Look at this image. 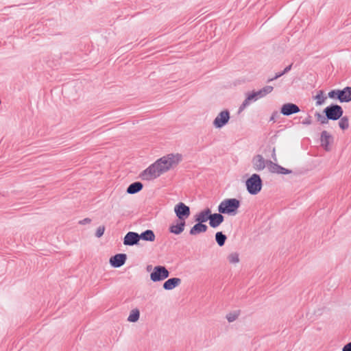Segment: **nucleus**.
<instances>
[{"label": "nucleus", "instance_id": "1", "mask_svg": "<svg viewBox=\"0 0 351 351\" xmlns=\"http://www.w3.org/2000/svg\"><path fill=\"white\" fill-rule=\"evenodd\" d=\"M182 160L179 154H169L156 160L139 175L142 180L152 181L175 168Z\"/></svg>", "mask_w": 351, "mask_h": 351}, {"label": "nucleus", "instance_id": "2", "mask_svg": "<svg viewBox=\"0 0 351 351\" xmlns=\"http://www.w3.org/2000/svg\"><path fill=\"white\" fill-rule=\"evenodd\" d=\"M240 206V201L236 198L225 199L219 204L218 210L220 213L234 216L237 214Z\"/></svg>", "mask_w": 351, "mask_h": 351}, {"label": "nucleus", "instance_id": "3", "mask_svg": "<svg viewBox=\"0 0 351 351\" xmlns=\"http://www.w3.org/2000/svg\"><path fill=\"white\" fill-rule=\"evenodd\" d=\"M246 186L248 192L252 195L259 193L262 189V180L258 174H253L246 180Z\"/></svg>", "mask_w": 351, "mask_h": 351}, {"label": "nucleus", "instance_id": "4", "mask_svg": "<svg viewBox=\"0 0 351 351\" xmlns=\"http://www.w3.org/2000/svg\"><path fill=\"white\" fill-rule=\"evenodd\" d=\"M169 276V272L167 269L161 265L155 266L153 268V271L150 273V280L153 282H160L166 278H167Z\"/></svg>", "mask_w": 351, "mask_h": 351}, {"label": "nucleus", "instance_id": "5", "mask_svg": "<svg viewBox=\"0 0 351 351\" xmlns=\"http://www.w3.org/2000/svg\"><path fill=\"white\" fill-rule=\"evenodd\" d=\"M325 113L328 119L337 120L342 116L343 110L341 106L338 105H333L330 107H327L325 109Z\"/></svg>", "mask_w": 351, "mask_h": 351}, {"label": "nucleus", "instance_id": "6", "mask_svg": "<svg viewBox=\"0 0 351 351\" xmlns=\"http://www.w3.org/2000/svg\"><path fill=\"white\" fill-rule=\"evenodd\" d=\"M174 212L179 219H186L190 215V208L182 202H180L174 207Z\"/></svg>", "mask_w": 351, "mask_h": 351}, {"label": "nucleus", "instance_id": "7", "mask_svg": "<svg viewBox=\"0 0 351 351\" xmlns=\"http://www.w3.org/2000/svg\"><path fill=\"white\" fill-rule=\"evenodd\" d=\"M230 119V114L228 111L223 110L221 112L213 121V125L217 128H221L225 125Z\"/></svg>", "mask_w": 351, "mask_h": 351}, {"label": "nucleus", "instance_id": "8", "mask_svg": "<svg viewBox=\"0 0 351 351\" xmlns=\"http://www.w3.org/2000/svg\"><path fill=\"white\" fill-rule=\"evenodd\" d=\"M126 259L127 256L125 254H117L110 258L109 263L112 267L118 268L125 264Z\"/></svg>", "mask_w": 351, "mask_h": 351}, {"label": "nucleus", "instance_id": "9", "mask_svg": "<svg viewBox=\"0 0 351 351\" xmlns=\"http://www.w3.org/2000/svg\"><path fill=\"white\" fill-rule=\"evenodd\" d=\"M267 165L269 171L272 173L289 174L291 173V171L271 161L267 162Z\"/></svg>", "mask_w": 351, "mask_h": 351}, {"label": "nucleus", "instance_id": "10", "mask_svg": "<svg viewBox=\"0 0 351 351\" xmlns=\"http://www.w3.org/2000/svg\"><path fill=\"white\" fill-rule=\"evenodd\" d=\"M139 240L138 234L134 232H129L124 237L123 244L125 245H134L137 244Z\"/></svg>", "mask_w": 351, "mask_h": 351}, {"label": "nucleus", "instance_id": "11", "mask_svg": "<svg viewBox=\"0 0 351 351\" xmlns=\"http://www.w3.org/2000/svg\"><path fill=\"white\" fill-rule=\"evenodd\" d=\"M253 167L256 171H262L266 166V162L261 155H256L252 159Z\"/></svg>", "mask_w": 351, "mask_h": 351}, {"label": "nucleus", "instance_id": "12", "mask_svg": "<svg viewBox=\"0 0 351 351\" xmlns=\"http://www.w3.org/2000/svg\"><path fill=\"white\" fill-rule=\"evenodd\" d=\"M332 141V136L327 132L323 131L321 134V145L325 150H330V145Z\"/></svg>", "mask_w": 351, "mask_h": 351}, {"label": "nucleus", "instance_id": "13", "mask_svg": "<svg viewBox=\"0 0 351 351\" xmlns=\"http://www.w3.org/2000/svg\"><path fill=\"white\" fill-rule=\"evenodd\" d=\"M300 111L298 106L293 104H284L281 108V113L284 115H290Z\"/></svg>", "mask_w": 351, "mask_h": 351}, {"label": "nucleus", "instance_id": "14", "mask_svg": "<svg viewBox=\"0 0 351 351\" xmlns=\"http://www.w3.org/2000/svg\"><path fill=\"white\" fill-rule=\"evenodd\" d=\"M181 284V279L179 278H172L166 280L162 287L165 290H172L176 287H178Z\"/></svg>", "mask_w": 351, "mask_h": 351}, {"label": "nucleus", "instance_id": "15", "mask_svg": "<svg viewBox=\"0 0 351 351\" xmlns=\"http://www.w3.org/2000/svg\"><path fill=\"white\" fill-rule=\"evenodd\" d=\"M141 312L138 308H134L129 312L127 321L129 323H136L140 319Z\"/></svg>", "mask_w": 351, "mask_h": 351}, {"label": "nucleus", "instance_id": "16", "mask_svg": "<svg viewBox=\"0 0 351 351\" xmlns=\"http://www.w3.org/2000/svg\"><path fill=\"white\" fill-rule=\"evenodd\" d=\"M339 101L341 102H348L351 101V87H346L343 90H340L339 93Z\"/></svg>", "mask_w": 351, "mask_h": 351}, {"label": "nucleus", "instance_id": "17", "mask_svg": "<svg viewBox=\"0 0 351 351\" xmlns=\"http://www.w3.org/2000/svg\"><path fill=\"white\" fill-rule=\"evenodd\" d=\"M227 259L228 263L233 265L234 267H237L240 263V254L237 252H230L228 256Z\"/></svg>", "mask_w": 351, "mask_h": 351}, {"label": "nucleus", "instance_id": "18", "mask_svg": "<svg viewBox=\"0 0 351 351\" xmlns=\"http://www.w3.org/2000/svg\"><path fill=\"white\" fill-rule=\"evenodd\" d=\"M185 223L182 221H177V222L174 224H172L169 227V230L171 232L178 234H180L184 228Z\"/></svg>", "mask_w": 351, "mask_h": 351}, {"label": "nucleus", "instance_id": "19", "mask_svg": "<svg viewBox=\"0 0 351 351\" xmlns=\"http://www.w3.org/2000/svg\"><path fill=\"white\" fill-rule=\"evenodd\" d=\"M241 315V311L239 309H234L229 311L226 315V319L229 323L235 322Z\"/></svg>", "mask_w": 351, "mask_h": 351}, {"label": "nucleus", "instance_id": "20", "mask_svg": "<svg viewBox=\"0 0 351 351\" xmlns=\"http://www.w3.org/2000/svg\"><path fill=\"white\" fill-rule=\"evenodd\" d=\"M143 185L141 182H136L131 184L127 189V193L129 194H134L142 190Z\"/></svg>", "mask_w": 351, "mask_h": 351}, {"label": "nucleus", "instance_id": "21", "mask_svg": "<svg viewBox=\"0 0 351 351\" xmlns=\"http://www.w3.org/2000/svg\"><path fill=\"white\" fill-rule=\"evenodd\" d=\"M155 234L151 230H147L139 234V239H142L143 241L152 242L155 240Z\"/></svg>", "mask_w": 351, "mask_h": 351}, {"label": "nucleus", "instance_id": "22", "mask_svg": "<svg viewBox=\"0 0 351 351\" xmlns=\"http://www.w3.org/2000/svg\"><path fill=\"white\" fill-rule=\"evenodd\" d=\"M206 230V226L201 223L195 225L190 230V234L196 235Z\"/></svg>", "mask_w": 351, "mask_h": 351}, {"label": "nucleus", "instance_id": "23", "mask_svg": "<svg viewBox=\"0 0 351 351\" xmlns=\"http://www.w3.org/2000/svg\"><path fill=\"white\" fill-rule=\"evenodd\" d=\"M210 213V210L209 208H204L195 215V219H209Z\"/></svg>", "mask_w": 351, "mask_h": 351}, {"label": "nucleus", "instance_id": "24", "mask_svg": "<svg viewBox=\"0 0 351 351\" xmlns=\"http://www.w3.org/2000/svg\"><path fill=\"white\" fill-rule=\"evenodd\" d=\"M258 99H260V97H258V95H256V92H253V93L249 94L247 95V98L245 99V100L243 101L241 108V109L245 108L247 105H249L250 102L252 100H256Z\"/></svg>", "mask_w": 351, "mask_h": 351}, {"label": "nucleus", "instance_id": "25", "mask_svg": "<svg viewBox=\"0 0 351 351\" xmlns=\"http://www.w3.org/2000/svg\"><path fill=\"white\" fill-rule=\"evenodd\" d=\"M273 90V86H267L261 89L258 91H256V95H258V97L262 98L267 95V94L270 93Z\"/></svg>", "mask_w": 351, "mask_h": 351}, {"label": "nucleus", "instance_id": "26", "mask_svg": "<svg viewBox=\"0 0 351 351\" xmlns=\"http://www.w3.org/2000/svg\"><path fill=\"white\" fill-rule=\"evenodd\" d=\"M314 99L316 100V105L320 106L324 103L326 97L324 96L323 90H319Z\"/></svg>", "mask_w": 351, "mask_h": 351}, {"label": "nucleus", "instance_id": "27", "mask_svg": "<svg viewBox=\"0 0 351 351\" xmlns=\"http://www.w3.org/2000/svg\"><path fill=\"white\" fill-rule=\"evenodd\" d=\"M215 239L219 246H223L226 242V237L221 232H219L215 234Z\"/></svg>", "mask_w": 351, "mask_h": 351}, {"label": "nucleus", "instance_id": "28", "mask_svg": "<svg viewBox=\"0 0 351 351\" xmlns=\"http://www.w3.org/2000/svg\"><path fill=\"white\" fill-rule=\"evenodd\" d=\"M339 127L342 130H346V129L348 128V127H349V122H348V118H346V117L341 118V120L339 122Z\"/></svg>", "mask_w": 351, "mask_h": 351}, {"label": "nucleus", "instance_id": "29", "mask_svg": "<svg viewBox=\"0 0 351 351\" xmlns=\"http://www.w3.org/2000/svg\"><path fill=\"white\" fill-rule=\"evenodd\" d=\"M340 90H333L328 93V97L332 99L337 98L339 100Z\"/></svg>", "mask_w": 351, "mask_h": 351}, {"label": "nucleus", "instance_id": "30", "mask_svg": "<svg viewBox=\"0 0 351 351\" xmlns=\"http://www.w3.org/2000/svg\"><path fill=\"white\" fill-rule=\"evenodd\" d=\"M104 231H105V227L104 226H99L97 230H96V232H95V236L97 237V238H100L101 237L103 236L104 233Z\"/></svg>", "mask_w": 351, "mask_h": 351}, {"label": "nucleus", "instance_id": "31", "mask_svg": "<svg viewBox=\"0 0 351 351\" xmlns=\"http://www.w3.org/2000/svg\"><path fill=\"white\" fill-rule=\"evenodd\" d=\"M221 214L222 213H214V214H212L210 213L209 219H223V217Z\"/></svg>", "mask_w": 351, "mask_h": 351}, {"label": "nucleus", "instance_id": "32", "mask_svg": "<svg viewBox=\"0 0 351 351\" xmlns=\"http://www.w3.org/2000/svg\"><path fill=\"white\" fill-rule=\"evenodd\" d=\"M266 148H267L268 149H271V152H272L271 157L274 159V160L276 161L277 158H276V148L271 147V145L270 144H267L266 145Z\"/></svg>", "mask_w": 351, "mask_h": 351}, {"label": "nucleus", "instance_id": "33", "mask_svg": "<svg viewBox=\"0 0 351 351\" xmlns=\"http://www.w3.org/2000/svg\"><path fill=\"white\" fill-rule=\"evenodd\" d=\"M222 221H210V225L213 227L216 228L221 223Z\"/></svg>", "mask_w": 351, "mask_h": 351}, {"label": "nucleus", "instance_id": "34", "mask_svg": "<svg viewBox=\"0 0 351 351\" xmlns=\"http://www.w3.org/2000/svg\"><path fill=\"white\" fill-rule=\"evenodd\" d=\"M342 351H351V342L346 344L343 348Z\"/></svg>", "mask_w": 351, "mask_h": 351}, {"label": "nucleus", "instance_id": "35", "mask_svg": "<svg viewBox=\"0 0 351 351\" xmlns=\"http://www.w3.org/2000/svg\"><path fill=\"white\" fill-rule=\"evenodd\" d=\"M282 75H284V73H283V72H282V73H278V74H276V76H275L274 77H273V78H271V79L269 80V81L270 82V81H272V80H276V79H277V78L280 77V76H282Z\"/></svg>", "mask_w": 351, "mask_h": 351}, {"label": "nucleus", "instance_id": "36", "mask_svg": "<svg viewBox=\"0 0 351 351\" xmlns=\"http://www.w3.org/2000/svg\"><path fill=\"white\" fill-rule=\"evenodd\" d=\"M282 75H284V73H283V72H282V73H278V74H276V76H275L274 77H273V78H271V79L269 80V81L270 82V81H272V80H276V79H277V78L280 77V76H282Z\"/></svg>", "mask_w": 351, "mask_h": 351}, {"label": "nucleus", "instance_id": "37", "mask_svg": "<svg viewBox=\"0 0 351 351\" xmlns=\"http://www.w3.org/2000/svg\"><path fill=\"white\" fill-rule=\"evenodd\" d=\"M153 268L154 267H152V265H147L146 267V270H147V271H151L152 272L153 271Z\"/></svg>", "mask_w": 351, "mask_h": 351}, {"label": "nucleus", "instance_id": "38", "mask_svg": "<svg viewBox=\"0 0 351 351\" xmlns=\"http://www.w3.org/2000/svg\"><path fill=\"white\" fill-rule=\"evenodd\" d=\"M291 64L288 66L287 67H286L285 69V70L283 71L284 74L286 73L287 72H288L291 69Z\"/></svg>", "mask_w": 351, "mask_h": 351}]
</instances>
